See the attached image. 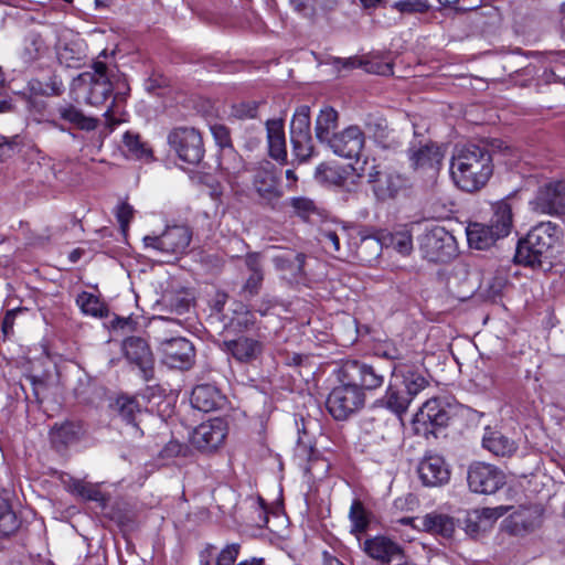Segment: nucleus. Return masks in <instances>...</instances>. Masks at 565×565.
<instances>
[{"label":"nucleus","instance_id":"nucleus-33","mask_svg":"<svg viewBox=\"0 0 565 565\" xmlns=\"http://www.w3.org/2000/svg\"><path fill=\"white\" fill-rule=\"evenodd\" d=\"M273 262L278 270L290 271L292 276H297L302 273L305 255L287 250L276 255Z\"/></svg>","mask_w":565,"mask_h":565},{"label":"nucleus","instance_id":"nucleus-52","mask_svg":"<svg viewBox=\"0 0 565 565\" xmlns=\"http://www.w3.org/2000/svg\"><path fill=\"white\" fill-rule=\"evenodd\" d=\"M264 281V275H248L242 286V295L244 298H252L260 291Z\"/></svg>","mask_w":565,"mask_h":565},{"label":"nucleus","instance_id":"nucleus-53","mask_svg":"<svg viewBox=\"0 0 565 565\" xmlns=\"http://www.w3.org/2000/svg\"><path fill=\"white\" fill-rule=\"evenodd\" d=\"M505 512H507V508H504V507L484 508V509H482L480 514L477 515V519L480 521V523H483V530H484L488 525L491 524L492 521L502 516Z\"/></svg>","mask_w":565,"mask_h":565},{"label":"nucleus","instance_id":"nucleus-50","mask_svg":"<svg viewBox=\"0 0 565 565\" xmlns=\"http://www.w3.org/2000/svg\"><path fill=\"white\" fill-rule=\"evenodd\" d=\"M319 241L329 252H339L340 249V237L335 230L322 227L319 232Z\"/></svg>","mask_w":565,"mask_h":565},{"label":"nucleus","instance_id":"nucleus-45","mask_svg":"<svg viewBox=\"0 0 565 565\" xmlns=\"http://www.w3.org/2000/svg\"><path fill=\"white\" fill-rule=\"evenodd\" d=\"M392 8L402 14L425 13L430 9V3L428 0H399Z\"/></svg>","mask_w":565,"mask_h":565},{"label":"nucleus","instance_id":"nucleus-8","mask_svg":"<svg viewBox=\"0 0 565 565\" xmlns=\"http://www.w3.org/2000/svg\"><path fill=\"white\" fill-rule=\"evenodd\" d=\"M408 160L414 171L429 179L435 178L443 163L444 152L441 148L433 142L414 141L408 148Z\"/></svg>","mask_w":565,"mask_h":565},{"label":"nucleus","instance_id":"nucleus-57","mask_svg":"<svg viewBox=\"0 0 565 565\" xmlns=\"http://www.w3.org/2000/svg\"><path fill=\"white\" fill-rule=\"evenodd\" d=\"M20 312V309L8 310L2 319L1 330L3 335L7 338L13 332V326L15 321L17 315Z\"/></svg>","mask_w":565,"mask_h":565},{"label":"nucleus","instance_id":"nucleus-4","mask_svg":"<svg viewBox=\"0 0 565 565\" xmlns=\"http://www.w3.org/2000/svg\"><path fill=\"white\" fill-rule=\"evenodd\" d=\"M192 239V231L186 225L167 226L160 235H147L142 242L146 249L164 256L178 257L186 252Z\"/></svg>","mask_w":565,"mask_h":565},{"label":"nucleus","instance_id":"nucleus-49","mask_svg":"<svg viewBox=\"0 0 565 565\" xmlns=\"http://www.w3.org/2000/svg\"><path fill=\"white\" fill-rule=\"evenodd\" d=\"M241 546L237 543H232L226 545L218 554L216 558L215 565H234L238 554H239ZM201 565H210V563L202 562Z\"/></svg>","mask_w":565,"mask_h":565},{"label":"nucleus","instance_id":"nucleus-29","mask_svg":"<svg viewBox=\"0 0 565 565\" xmlns=\"http://www.w3.org/2000/svg\"><path fill=\"white\" fill-rule=\"evenodd\" d=\"M392 374H399L403 377V383L411 397L416 396L428 384L427 380L420 372L413 370L411 366L405 364H394Z\"/></svg>","mask_w":565,"mask_h":565},{"label":"nucleus","instance_id":"nucleus-22","mask_svg":"<svg viewBox=\"0 0 565 565\" xmlns=\"http://www.w3.org/2000/svg\"><path fill=\"white\" fill-rule=\"evenodd\" d=\"M253 186L259 198L266 202H271L281 196V191L278 186V175L270 162H266L255 170Z\"/></svg>","mask_w":565,"mask_h":565},{"label":"nucleus","instance_id":"nucleus-37","mask_svg":"<svg viewBox=\"0 0 565 565\" xmlns=\"http://www.w3.org/2000/svg\"><path fill=\"white\" fill-rule=\"evenodd\" d=\"M76 303L85 315L103 318L108 313L104 302L97 296L86 291L77 296Z\"/></svg>","mask_w":565,"mask_h":565},{"label":"nucleus","instance_id":"nucleus-36","mask_svg":"<svg viewBox=\"0 0 565 565\" xmlns=\"http://www.w3.org/2000/svg\"><path fill=\"white\" fill-rule=\"evenodd\" d=\"M70 488L74 494L84 500L95 501L103 508L107 503L106 495L99 490L97 484L85 482L83 480H75L71 483Z\"/></svg>","mask_w":565,"mask_h":565},{"label":"nucleus","instance_id":"nucleus-1","mask_svg":"<svg viewBox=\"0 0 565 565\" xmlns=\"http://www.w3.org/2000/svg\"><path fill=\"white\" fill-rule=\"evenodd\" d=\"M493 173L492 156L483 146L469 143L456 150L450 175L458 188L475 192L483 188Z\"/></svg>","mask_w":565,"mask_h":565},{"label":"nucleus","instance_id":"nucleus-40","mask_svg":"<svg viewBox=\"0 0 565 565\" xmlns=\"http://www.w3.org/2000/svg\"><path fill=\"white\" fill-rule=\"evenodd\" d=\"M255 322L254 313L248 310L245 305L238 303L228 326L235 331L243 332L250 330L255 326Z\"/></svg>","mask_w":565,"mask_h":565},{"label":"nucleus","instance_id":"nucleus-16","mask_svg":"<svg viewBox=\"0 0 565 565\" xmlns=\"http://www.w3.org/2000/svg\"><path fill=\"white\" fill-rule=\"evenodd\" d=\"M532 204L540 213H565V181L551 182L540 188Z\"/></svg>","mask_w":565,"mask_h":565},{"label":"nucleus","instance_id":"nucleus-32","mask_svg":"<svg viewBox=\"0 0 565 565\" xmlns=\"http://www.w3.org/2000/svg\"><path fill=\"white\" fill-rule=\"evenodd\" d=\"M486 449L495 456H509L515 450V444L499 431H488L482 438Z\"/></svg>","mask_w":565,"mask_h":565},{"label":"nucleus","instance_id":"nucleus-48","mask_svg":"<svg viewBox=\"0 0 565 565\" xmlns=\"http://www.w3.org/2000/svg\"><path fill=\"white\" fill-rule=\"evenodd\" d=\"M391 245L402 255H408L413 249L412 235L406 232H396L391 236Z\"/></svg>","mask_w":565,"mask_h":565},{"label":"nucleus","instance_id":"nucleus-47","mask_svg":"<svg viewBox=\"0 0 565 565\" xmlns=\"http://www.w3.org/2000/svg\"><path fill=\"white\" fill-rule=\"evenodd\" d=\"M292 8L303 17L311 18L323 10V0H289Z\"/></svg>","mask_w":565,"mask_h":565},{"label":"nucleus","instance_id":"nucleus-14","mask_svg":"<svg viewBox=\"0 0 565 565\" xmlns=\"http://www.w3.org/2000/svg\"><path fill=\"white\" fill-rule=\"evenodd\" d=\"M227 433L226 422L222 418H213L193 429L190 443L201 451H213L223 445Z\"/></svg>","mask_w":565,"mask_h":565},{"label":"nucleus","instance_id":"nucleus-21","mask_svg":"<svg viewBox=\"0 0 565 565\" xmlns=\"http://www.w3.org/2000/svg\"><path fill=\"white\" fill-rule=\"evenodd\" d=\"M401 523L413 524L414 527L444 537H451L456 530L455 520L451 516L437 512L428 513L422 518H404Z\"/></svg>","mask_w":565,"mask_h":565},{"label":"nucleus","instance_id":"nucleus-34","mask_svg":"<svg viewBox=\"0 0 565 565\" xmlns=\"http://www.w3.org/2000/svg\"><path fill=\"white\" fill-rule=\"evenodd\" d=\"M218 168L227 177L236 178L244 170V162L234 148H225L220 152Z\"/></svg>","mask_w":565,"mask_h":565},{"label":"nucleus","instance_id":"nucleus-35","mask_svg":"<svg viewBox=\"0 0 565 565\" xmlns=\"http://www.w3.org/2000/svg\"><path fill=\"white\" fill-rule=\"evenodd\" d=\"M124 152L128 158L132 159H149L151 150L141 140L138 134L127 131L122 136Z\"/></svg>","mask_w":565,"mask_h":565},{"label":"nucleus","instance_id":"nucleus-46","mask_svg":"<svg viewBox=\"0 0 565 565\" xmlns=\"http://www.w3.org/2000/svg\"><path fill=\"white\" fill-rule=\"evenodd\" d=\"M295 213L303 220H308L312 214L318 212L316 203L308 198L299 196L290 200Z\"/></svg>","mask_w":565,"mask_h":565},{"label":"nucleus","instance_id":"nucleus-59","mask_svg":"<svg viewBox=\"0 0 565 565\" xmlns=\"http://www.w3.org/2000/svg\"><path fill=\"white\" fill-rule=\"evenodd\" d=\"M367 128L374 132L376 139H383L386 137L387 125L384 120H377L375 122H367Z\"/></svg>","mask_w":565,"mask_h":565},{"label":"nucleus","instance_id":"nucleus-39","mask_svg":"<svg viewBox=\"0 0 565 565\" xmlns=\"http://www.w3.org/2000/svg\"><path fill=\"white\" fill-rule=\"evenodd\" d=\"M412 399L413 397L408 394H402L392 384L387 387L384 396L386 407L397 415H402L407 411Z\"/></svg>","mask_w":565,"mask_h":565},{"label":"nucleus","instance_id":"nucleus-54","mask_svg":"<svg viewBox=\"0 0 565 565\" xmlns=\"http://www.w3.org/2000/svg\"><path fill=\"white\" fill-rule=\"evenodd\" d=\"M134 216V209L126 202L120 203L116 210V217L122 232H126Z\"/></svg>","mask_w":565,"mask_h":565},{"label":"nucleus","instance_id":"nucleus-10","mask_svg":"<svg viewBox=\"0 0 565 565\" xmlns=\"http://www.w3.org/2000/svg\"><path fill=\"white\" fill-rule=\"evenodd\" d=\"M168 140L182 161L198 164L202 160L204 156L203 140L195 128H175L169 134Z\"/></svg>","mask_w":565,"mask_h":565},{"label":"nucleus","instance_id":"nucleus-13","mask_svg":"<svg viewBox=\"0 0 565 565\" xmlns=\"http://www.w3.org/2000/svg\"><path fill=\"white\" fill-rule=\"evenodd\" d=\"M420 249L431 262H446L456 252V241L444 227L435 226L422 236Z\"/></svg>","mask_w":565,"mask_h":565},{"label":"nucleus","instance_id":"nucleus-6","mask_svg":"<svg viewBox=\"0 0 565 565\" xmlns=\"http://www.w3.org/2000/svg\"><path fill=\"white\" fill-rule=\"evenodd\" d=\"M340 383L341 385L330 392L327 398V408L333 418L343 420L364 405L365 395L347 381H340Z\"/></svg>","mask_w":565,"mask_h":565},{"label":"nucleus","instance_id":"nucleus-20","mask_svg":"<svg viewBox=\"0 0 565 565\" xmlns=\"http://www.w3.org/2000/svg\"><path fill=\"white\" fill-rule=\"evenodd\" d=\"M418 476L427 487H439L450 479V470L445 459L439 455H426L419 462Z\"/></svg>","mask_w":565,"mask_h":565},{"label":"nucleus","instance_id":"nucleus-60","mask_svg":"<svg viewBox=\"0 0 565 565\" xmlns=\"http://www.w3.org/2000/svg\"><path fill=\"white\" fill-rule=\"evenodd\" d=\"M117 114L118 110L116 109L115 103L113 102L111 106L104 113V117L106 118L107 125L109 127H113L119 122V120L115 118Z\"/></svg>","mask_w":565,"mask_h":565},{"label":"nucleus","instance_id":"nucleus-19","mask_svg":"<svg viewBox=\"0 0 565 565\" xmlns=\"http://www.w3.org/2000/svg\"><path fill=\"white\" fill-rule=\"evenodd\" d=\"M224 350L239 363H253L258 360L265 349L264 343L256 338L238 335L223 342Z\"/></svg>","mask_w":565,"mask_h":565},{"label":"nucleus","instance_id":"nucleus-61","mask_svg":"<svg viewBox=\"0 0 565 565\" xmlns=\"http://www.w3.org/2000/svg\"><path fill=\"white\" fill-rule=\"evenodd\" d=\"M379 354L386 359H390V360H398V359L403 358L402 352L395 347L386 348L384 351L380 352Z\"/></svg>","mask_w":565,"mask_h":565},{"label":"nucleus","instance_id":"nucleus-11","mask_svg":"<svg viewBox=\"0 0 565 565\" xmlns=\"http://www.w3.org/2000/svg\"><path fill=\"white\" fill-rule=\"evenodd\" d=\"M290 141L292 151L300 161L308 160L313 151L310 131V107L299 106L290 122Z\"/></svg>","mask_w":565,"mask_h":565},{"label":"nucleus","instance_id":"nucleus-7","mask_svg":"<svg viewBox=\"0 0 565 565\" xmlns=\"http://www.w3.org/2000/svg\"><path fill=\"white\" fill-rule=\"evenodd\" d=\"M450 406L440 398H430L415 414L412 426L416 435L428 437L436 427H445L450 419Z\"/></svg>","mask_w":565,"mask_h":565},{"label":"nucleus","instance_id":"nucleus-28","mask_svg":"<svg viewBox=\"0 0 565 565\" xmlns=\"http://www.w3.org/2000/svg\"><path fill=\"white\" fill-rule=\"evenodd\" d=\"M350 177L351 173L347 169L329 163H321L315 172L316 181L328 186L344 188Z\"/></svg>","mask_w":565,"mask_h":565},{"label":"nucleus","instance_id":"nucleus-25","mask_svg":"<svg viewBox=\"0 0 565 565\" xmlns=\"http://www.w3.org/2000/svg\"><path fill=\"white\" fill-rule=\"evenodd\" d=\"M269 156L275 160L285 161L287 158L285 127L282 119L266 121Z\"/></svg>","mask_w":565,"mask_h":565},{"label":"nucleus","instance_id":"nucleus-41","mask_svg":"<svg viewBox=\"0 0 565 565\" xmlns=\"http://www.w3.org/2000/svg\"><path fill=\"white\" fill-rule=\"evenodd\" d=\"M114 408L129 424L135 422L136 415L141 411L137 399L130 396H119L114 404Z\"/></svg>","mask_w":565,"mask_h":565},{"label":"nucleus","instance_id":"nucleus-17","mask_svg":"<svg viewBox=\"0 0 565 565\" xmlns=\"http://www.w3.org/2000/svg\"><path fill=\"white\" fill-rule=\"evenodd\" d=\"M364 142V132L358 126H350L333 135L328 145L335 154L351 159L359 157Z\"/></svg>","mask_w":565,"mask_h":565},{"label":"nucleus","instance_id":"nucleus-27","mask_svg":"<svg viewBox=\"0 0 565 565\" xmlns=\"http://www.w3.org/2000/svg\"><path fill=\"white\" fill-rule=\"evenodd\" d=\"M467 239L471 248L475 249H488L497 241L500 239L497 233L490 227L489 224L483 223H470L467 226Z\"/></svg>","mask_w":565,"mask_h":565},{"label":"nucleus","instance_id":"nucleus-12","mask_svg":"<svg viewBox=\"0 0 565 565\" xmlns=\"http://www.w3.org/2000/svg\"><path fill=\"white\" fill-rule=\"evenodd\" d=\"M362 175L367 179L377 201L394 199L404 185V180L398 173L381 166L362 168Z\"/></svg>","mask_w":565,"mask_h":565},{"label":"nucleus","instance_id":"nucleus-63","mask_svg":"<svg viewBox=\"0 0 565 565\" xmlns=\"http://www.w3.org/2000/svg\"><path fill=\"white\" fill-rule=\"evenodd\" d=\"M13 147L10 143H0V160L12 156Z\"/></svg>","mask_w":565,"mask_h":565},{"label":"nucleus","instance_id":"nucleus-31","mask_svg":"<svg viewBox=\"0 0 565 565\" xmlns=\"http://www.w3.org/2000/svg\"><path fill=\"white\" fill-rule=\"evenodd\" d=\"M58 115L74 127L85 131H93L98 126V119L86 116L79 108L73 105H64L58 108Z\"/></svg>","mask_w":565,"mask_h":565},{"label":"nucleus","instance_id":"nucleus-38","mask_svg":"<svg viewBox=\"0 0 565 565\" xmlns=\"http://www.w3.org/2000/svg\"><path fill=\"white\" fill-rule=\"evenodd\" d=\"M44 49V42L40 34L30 32L24 41L21 51V58L25 64H30L38 60Z\"/></svg>","mask_w":565,"mask_h":565},{"label":"nucleus","instance_id":"nucleus-64","mask_svg":"<svg viewBox=\"0 0 565 565\" xmlns=\"http://www.w3.org/2000/svg\"><path fill=\"white\" fill-rule=\"evenodd\" d=\"M189 305H190L189 300L181 299V300H178V302L175 305H172V306H173V309L178 313H183L184 311L188 310Z\"/></svg>","mask_w":565,"mask_h":565},{"label":"nucleus","instance_id":"nucleus-44","mask_svg":"<svg viewBox=\"0 0 565 565\" xmlns=\"http://www.w3.org/2000/svg\"><path fill=\"white\" fill-rule=\"evenodd\" d=\"M349 518L352 523V533H362L367 529L369 519L366 515V511L360 501H353L350 508Z\"/></svg>","mask_w":565,"mask_h":565},{"label":"nucleus","instance_id":"nucleus-18","mask_svg":"<svg viewBox=\"0 0 565 565\" xmlns=\"http://www.w3.org/2000/svg\"><path fill=\"white\" fill-rule=\"evenodd\" d=\"M122 349L126 359L139 367L146 381H150L153 377V356L147 342L130 337L124 341Z\"/></svg>","mask_w":565,"mask_h":565},{"label":"nucleus","instance_id":"nucleus-24","mask_svg":"<svg viewBox=\"0 0 565 565\" xmlns=\"http://www.w3.org/2000/svg\"><path fill=\"white\" fill-rule=\"evenodd\" d=\"M224 403L221 392L213 385L202 384L193 388L191 404L194 408L209 413L217 409Z\"/></svg>","mask_w":565,"mask_h":565},{"label":"nucleus","instance_id":"nucleus-23","mask_svg":"<svg viewBox=\"0 0 565 565\" xmlns=\"http://www.w3.org/2000/svg\"><path fill=\"white\" fill-rule=\"evenodd\" d=\"M363 551L369 557L383 564L391 563L403 555L399 544L382 535L365 540Z\"/></svg>","mask_w":565,"mask_h":565},{"label":"nucleus","instance_id":"nucleus-26","mask_svg":"<svg viewBox=\"0 0 565 565\" xmlns=\"http://www.w3.org/2000/svg\"><path fill=\"white\" fill-rule=\"evenodd\" d=\"M493 214L489 221L490 227L501 238L507 237L513 227L512 206L508 201H499L492 205Z\"/></svg>","mask_w":565,"mask_h":565},{"label":"nucleus","instance_id":"nucleus-58","mask_svg":"<svg viewBox=\"0 0 565 565\" xmlns=\"http://www.w3.org/2000/svg\"><path fill=\"white\" fill-rule=\"evenodd\" d=\"M172 327H179V323L174 320L160 318L159 326H157L154 329V333H156L154 337L160 333V334H164L167 338H175L172 334V330H171Z\"/></svg>","mask_w":565,"mask_h":565},{"label":"nucleus","instance_id":"nucleus-42","mask_svg":"<svg viewBox=\"0 0 565 565\" xmlns=\"http://www.w3.org/2000/svg\"><path fill=\"white\" fill-rule=\"evenodd\" d=\"M19 527V521L8 500L0 498V533L10 535Z\"/></svg>","mask_w":565,"mask_h":565},{"label":"nucleus","instance_id":"nucleus-62","mask_svg":"<svg viewBox=\"0 0 565 565\" xmlns=\"http://www.w3.org/2000/svg\"><path fill=\"white\" fill-rule=\"evenodd\" d=\"M183 450V446L177 441H171L166 447V452L169 455H180Z\"/></svg>","mask_w":565,"mask_h":565},{"label":"nucleus","instance_id":"nucleus-3","mask_svg":"<svg viewBox=\"0 0 565 565\" xmlns=\"http://www.w3.org/2000/svg\"><path fill=\"white\" fill-rule=\"evenodd\" d=\"M386 371L379 364L360 360L344 361L338 373L339 381H347L364 391H373L383 386Z\"/></svg>","mask_w":565,"mask_h":565},{"label":"nucleus","instance_id":"nucleus-55","mask_svg":"<svg viewBox=\"0 0 565 565\" xmlns=\"http://www.w3.org/2000/svg\"><path fill=\"white\" fill-rule=\"evenodd\" d=\"M244 263L249 275H264L260 254L248 253L244 258Z\"/></svg>","mask_w":565,"mask_h":565},{"label":"nucleus","instance_id":"nucleus-51","mask_svg":"<svg viewBox=\"0 0 565 565\" xmlns=\"http://www.w3.org/2000/svg\"><path fill=\"white\" fill-rule=\"evenodd\" d=\"M211 132L216 145L221 148V150H224L225 148H233L230 129L226 126L215 124L211 126Z\"/></svg>","mask_w":565,"mask_h":565},{"label":"nucleus","instance_id":"nucleus-43","mask_svg":"<svg viewBox=\"0 0 565 565\" xmlns=\"http://www.w3.org/2000/svg\"><path fill=\"white\" fill-rule=\"evenodd\" d=\"M81 428L74 423H65L52 430V440L55 444L70 445L74 443L79 435Z\"/></svg>","mask_w":565,"mask_h":565},{"label":"nucleus","instance_id":"nucleus-5","mask_svg":"<svg viewBox=\"0 0 565 565\" xmlns=\"http://www.w3.org/2000/svg\"><path fill=\"white\" fill-rule=\"evenodd\" d=\"M75 85L85 92V103L95 107L103 105L113 92L107 65L99 61L94 62L92 72L82 73Z\"/></svg>","mask_w":565,"mask_h":565},{"label":"nucleus","instance_id":"nucleus-2","mask_svg":"<svg viewBox=\"0 0 565 565\" xmlns=\"http://www.w3.org/2000/svg\"><path fill=\"white\" fill-rule=\"evenodd\" d=\"M561 236V228L552 222L535 225L526 237L519 242L514 255L516 263L533 268L551 266V259Z\"/></svg>","mask_w":565,"mask_h":565},{"label":"nucleus","instance_id":"nucleus-56","mask_svg":"<svg viewBox=\"0 0 565 565\" xmlns=\"http://www.w3.org/2000/svg\"><path fill=\"white\" fill-rule=\"evenodd\" d=\"M301 425H302V427L300 428L299 425L297 424L298 433H299L298 450L302 451L303 454H309L313 448L312 438L309 436V434L307 431L306 424L302 419H301Z\"/></svg>","mask_w":565,"mask_h":565},{"label":"nucleus","instance_id":"nucleus-15","mask_svg":"<svg viewBox=\"0 0 565 565\" xmlns=\"http://www.w3.org/2000/svg\"><path fill=\"white\" fill-rule=\"evenodd\" d=\"M467 480L471 491L491 494L504 484V475L492 465L475 462L468 469Z\"/></svg>","mask_w":565,"mask_h":565},{"label":"nucleus","instance_id":"nucleus-9","mask_svg":"<svg viewBox=\"0 0 565 565\" xmlns=\"http://www.w3.org/2000/svg\"><path fill=\"white\" fill-rule=\"evenodd\" d=\"M158 343V350L161 353L162 362L172 369H188L194 359V348L192 343L183 338H167L164 334L154 337Z\"/></svg>","mask_w":565,"mask_h":565},{"label":"nucleus","instance_id":"nucleus-30","mask_svg":"<svg viewBox=\"0 0 565 565\" xmlns=\"http://www.w3.org/2000/svg\"><path fill=\"white\" fill-rule=\"evenodd\" d=\"M338 127V113L331 107H324L320 110L316 119V138L320 142H329L332 136L335 135L334 130Z\"/></svg>","mask_w":565,"mask_h":565}]
</instances>
